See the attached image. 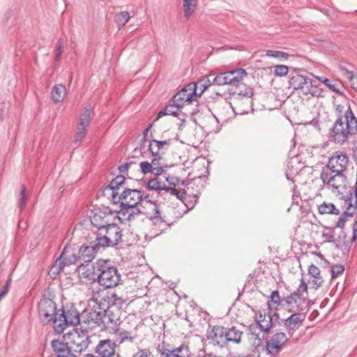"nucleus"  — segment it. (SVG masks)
Returning <instances> with one entry per match:
<instances>
[{"label": "nucleus", "instance_id": "obj_30", "mask_svg": "<svg viewBox=\"0 0 357 357\" xmlns=\"http://www.w3.org/2000/svg\"><path fill=\"white\" fill-rule=\"evenodd\" d=\"M51 95L52 100L55 103L62 102L67 95L66 86L61 84L55 85L52 88Z\"/></svg>", "mask_w": 357, "mask_h": 357}, {"label": "nucleus", "instance_id": "obj_7", "mask_svg": "<svg viewBox=\"0 0 357 357\" xmlns=\"http://www.w3.org/2000/svg\"><path fill=\"white\" fill-rule=\"evenodd\" d=\"M68 343L75 352H82L88 348L90 344L89 337L84 331L74 329L73 332L68 333Z\"/></svg>", "mask_w": 357, "mask_h": 357}, {"label": "nucleus", "instance_id": "obj_5", "mask_svg": "<svg viewBox=\"0 0 357 357\" xmlns=\"http://www.w3.org/2000/svg\"><path fill=\"white\" fill-rule=\"evenodd\" d=\"M349 164L347 155L341 151L335 152L329 158L322 172L344 173Z\"/></svg>", "mask_w": 357, "mask_h": 357}, {"label": "nucleus", "instance_id": "obj_53", "mask_svg": "<svg viewBox=\"0 0 357 357\" xmlns=\"http://www.w3.org/2000/svg\"><path fill=\"white\" fill-rule=\"evenodd\" d=\"M344 271V267L340 264H336L331 267V278L334 279L339 275L342 274Z\"/></svg>", "mask_w": 357, "mask_h": 357}, {"label": "nucleus", "instance_id": "obj_15", "mask_svg": "<svg viewBox=\"0 0 357 357\" xmlns=\"http://www.w3.org/2000/svg\"><path fill=\"white\" fill-rule=\"evenodd\" d=\"M160 357H190L191 352L188 345L181 344L170 349L159 347Z\"/></svg>", "mask_w": 357, "mask_h": 357}, {"label": "nucleus", "instance_id": "obj_52", "mask_svg": "<svg viewBox=\"0 0 357 357\" xmlns=\"http://www.w3.org/2000/svg\"><path fill=\"white\" fill-rule=\"evenodd\" d=\"M140 170L142 174H153L151 164L149 161H142L139 163Z\"/></svg>", "mask_w": 357, "mask_h": 357}, {"label": "nucleus", "instance_id": "obj_36", "mask_svg": "<svg viewBox=\"0 0 357 357\" xmlns=\"http://www.w3.org/2000/svg\"><path fill=\"white\" fill-rule=\"evenodd\" d=\"M149 206L153 211V213L149 215L150 219L153 221V224L160 226L164 222V220L161 216V212L158 206L154 202H150Z\"/></svg>", "mask_w": 357, "mask_h": 357}, {"label": "nucleus", "instance_id": "obj_62", "mask_svg": "<svg viewBox=\"0 0 357 357\" xmlns=\"http://www.w3.org/2000/svg\"><path fill=\"white\" fill-rule=\"evenodd\" d=\"M132 164V162H126L125 164L121 165L119 167V170L122 173H125L128 168L130 167V165Z\"/></svg>", "mask_w": 357, "mask_h": 357}, {"label": "nucleus", "instance_id": "obj_9", "mask_svg": "<svg viewBox=\"0 0 357 357\" xmlns=\"http://www.w3.org/2000/svg\"><path fill=\"white\" fill-rule=\"evenodd\" d=\"M56 304L50 298H43L38 303V313L41 321L44 324H49L56 314Z\"/></svg>", "mask_w": 357, "mask_h": 357}, {"label": "nucleus", "instance_id": "obj_57", "mask_svg": "<svg viewBox=\"0 0 357 357\" xmlns=\"http://www.w3.org/2000/svg\"><path fill=\"white\" fill-rule=\"evenodd\" d=\"M317 78L319 81L324 82L333 91H335L339 94H341V93L339 91V90L337 89H336L335 85L331 84V81L328 79H327L326 77H317Z\"/></svg>", "mask_w": 357, "mask_h": 357}, {"label": "nucleus", "instance_id": "obj_41", "mask_svg": "<svg viewBox=\"0 0 357 357\" xmlns=\"http://www.w3.org/2000/svg\"><path fill=\"white\" fill-rule=\"evenodd\" d=\"M91 109L90 107L85 108L80 114L77 127L86 128L91 121Z\"/></svg>", "mask_w": 357, "mask_h": 357}, {"label": "nucleus", "instance_id": "obj_10", "mask_svg": "<svg viewBox=\"0 0 357 357\" xmlns=\"http://www.w3.org/2000/svg\"><path fill=\"white\" fill-rule=\"evenodd\" d=\"M197 98L195 85L188 84L174 96L173 102L177 107L182 108L186 103L192 102Z\"/></svg>", "mask_w": 357, "mask_h": 357}, {"label": "nucleus", "instance_id": "obj_18", "mask_svg": "<svg viewBox=\"0 0 357 357\" xmlns=\"http://www.w3.org/2000/svg\"><path fill=\"white\" fill-rule=\"evenodd\" d=\"M141 206H128L120 205V210L118 212L119 220L123 222L135 220L137 216L142 213Z\"/></svg>", "mask_w": 357, "mask_h": 357}, {"label": "nucleus", "instance_id": "obj_60", "mask_svg": "<svg viewBox=\"0 0 357 357\" xmlns=\"http://www.w3.org/2000/svg\"><path fill=\"white\" fill-rule=\"evenodd\" d=\"M98 296V291H97V292H94L93 291V292L92 296H91V298L89 301V305H91L92 303H93V307H95L96 305H99Z\"/></svg>", "mask_w": 357, "mask_h": 357}, {"label": "nucleus", "instance_id": "obj_63", "mask_svg": "<svg viewBox=\"0 0 357 357\" xmlns=\"http://www.w3.org/2000/svg\"><path fill=\"white\" fill-rule=\"evenodd\" d=\"M152 125L150 124L148 128H146L142 132V135H143V138H142V140L144 141L146 140V138L147 137V135L151 128Z\"/></svg>", "mask_w": 357, "mask_h": 357}, {"label": "nucleus", "instance_id": "obj_58", "mask_svg": "<svg viewBox=\"0 0 357 357\" xmlns=\"http://www.w3.org/2000/svg\"><path fill=\"white\" fill-rule=\"evenodd\" d=\"M63 42L61 39H59L57 42L56 54H55V61H59L61 56L62 50H63Z\"/></svg>", "mask_w": 357, "mask_h": 357}, {"label": "nucleus", "instance_id": "obj_43", "mask_svg": "<svg viewBox=\"0 0 357 357\" xmlns=\"http://www.w3.org/2000/svg\"><path fill=\"white\" fill-rule=\"evenodd\" d=\"M319 211L321 214H339V209L336 208L335 205L331 203H326L324 202L321 205L319 206Z\"/></svg>", "mask_w": 357, "mask_h": 357}, {"label": "nucleus", "instance_id": "obj_33", "mask_svg": "<svg viewBox=\"0 0 357 357\" xmlns=\"http://www.w3.org/2000/svg\"><path fill=\"white\" fill-rule=\"evenodd\" d=\"M198 0H182L183 14L186 20H189L195 12Z\"/></svg>", "mask_w": 357, "mask_h": 357}, {"label": "nucleus", "instance_id": "obj_44", "mask_svg": "<svg viewBox=\"0 0 357 357\" xmlns=\"http://www.w3.org/2000/svg\"><path fill=\"white\" fill-rule=\"evenodd\" d=\"M181 107H177L174 102L172 105H169L163 110L159 112L158 117L164 115H172L176 116L178 115Z\"/></svg>", "mask_w": 357, "mask_h": 357}, {"label": "nucleus", "instance_id": "obj_17", "mask_svg": "<svg viewBox=\"0 0 357 357\" xmlns=\"http://www.w3.org/2000/svg\"><path fill=\"white\" fill-rule=\"evenodd\" d=\"M110 314L111 311L109 310L105 311V312L102 311L97 312L96 310H91L88 312L87 321L89 324L91 323L97 326L105 324L107 321L116 323L115 320L110 317Z\"/></svg>", "mask_w": 357, "mask_h": 357}, {"label": "nucleus", "instance_id": "obj_40", "mask_svg": "<svg viewBox=\"0 0 357 357\" xmlns=\"http://www.w3.org/2000/svg\"><path fill=\"white\" fill-rule=\"evenodd\" d=\"M103 213L101 211L96 212L91 217V224L98 228V231H100L102 228L106 226L107 221L104 220L105 217H102Z\"/></svg>", "mask_w": 357, "mask_h": 357}, {"label": "nucleus", "instance_id": "obj_46", "mask_svg": "<svg viewBox=\"0 0 357 357\" xmlns=\"http://www.w3.org/2000/svg\"><path fill=\"white\" fill-rule=\"evenodd\" d=\"M26 199H27V192H26V188L24 185H22L21 192H20V197L18 200V206L20 208L21 210H23L26 205Z\"/></svg>", "mask_w": 357, "mask_h": 357}, {"label": "nucleus", "instance_id": "obj_34", "mask_svg": "<svg viewBox=\"0 0 357 357\" xmlns=\"http://www.w3.org/2000/svg\"><path fill=\"white\" fill-rule=\"evenodd\" d=\"M65 257V251L63 250L59 258L56 260L54 264L52 266L49 271V275L51 278H55L66 266L63 264V259Z\"/></svg>", "mask_w": 357, "mask_h": 357}, {"label": "nucleus", "instance_id": "obj_56", "mask_svg": "<svg viewBox=\"0 0 357 357\" xmlns=\"http://www.w3.org/2000/svg\"><path fill=\"white\" fill-rule=\"evenodd\" d=\"M132 357H154L148 349H139Z\"/></svg>", "mask_w": 357, "mask_h": 357}, {"label": "nucleus", "instance_id": "obj_24", "mask_svg": "<svg viewBox=\"0 0 357 357\" xmlns=\"http://www.w3.org/2000/svg\"><path fill=\"white\" fill-rule=\"evenodd\" d=\"M169 146L168 141L152 139L149 142V149L153 156H162L168 149Z\"/></svg>", "mask_w": 357, "mask_h": 357}, {"label": "nucleus", "instance_id": "obj_61", "mask_svg": "<svg viewBox=\"0 0 357 357\" xmlns=\"http://www.w3.org/2000/svg\"><path fill=\"white\" fill-rule=\"evenodd\" d=\"M348 216L351 217V215H347L344 214V212L343 214L341 215V217L339 218V220L336 224V227L343 228L344 226L345 222H346L345 218L348 217Z\"/></svg>", "mask_w": 357, "mask_h": 357}, {"label": "nucleus", "instance_id": "obj_4", "mask_svg": "<svg viewBox=\"0 0 357 357\" xmlns=\"http://www.w3.org/2000/svg\"><path fill=\"white\" fill-rule=\"evenodd\" d=\"M121 280V275L117 268L111 265L109 261L101 259L98 282L106 289L116 287Z\"/></svg>", "mask_w": 357, "mask_h": 357}, {"label": "nucleus", "instance_id": "obj_45", "mask_svg": "<svg viewBox=\"0 0 357 357\" xmlns=\"http://www.w3.org/2000/svg\"><path fill=\"white\" fill-rule=\"evenodd\" d=\"M116 336L117 337V340L121 343L125 341L132 342L133 337L131 335V332H129L126 330H118L116 332Z\"/></svg>", "mask_w": 357, "mask_h": 357}, {"label": "nucleus", "instance_id": "obj_19", "mask_svg": "<svg viewBox=\"0 0 357 357\" xmlns=\"http://www.w3.org/2000/svg\"><path fill=\"white\" fill-rule=\"evenodd\" d=\"M51 345L55 357H77L72 352V349L68 346V342L53 340Z\"/></svg>", "mask_w": 357, "mask_h": 357}, {"label": "nucleus", "instance_id": "obj_27", "mask_svg": "<svg viewBox=\"0 0 357 357\" xmlns=\"http://www.w3.org/2000/svg\"><path fill=\"white\" fill-rule=\"evenodd\" d=\"M61 316L65 317L69 326H77L80 323V317L77 310L74 307L63 310Z\"/></svg>", "mask_w": 357, "mask_h": 357}, {"label": "nucleus", "instance_id": "obj_3", "mask_svg": "<svg viewBox=\"0 0 357 357\" xmlns=\"http://www.w3.org/2000/svg\"><path fill=\"white\" fill-rule=\"evenodd\" d=\"M289 88L293 92L302 96H319L321 94L319 89L313 84L312 81L306 76L295 74L291 75L289 82Z\"/></svg>", "mask_w": 357, "mask_h": 357}, {"label": "nucleus", "instance_id": "obj_55", "mask_svg": "<svg viewBox=\"0 0 357 357\" xmlns=\"http://www.w3.org/2000/svg\"><path fill=\"white\" fill-rule=\"evenodd\" d=\"M77 260V258L75 254H72L68 257L66 253L65 252V257L63 259V264L66 266L75 264Z\"/></svg>", "mask_w": 357, "mask_h": 357}, {"label": "nucleus", "instance_id": "obj_32", "mask_svg": "<svg viewBox=\"0 0 357 357\" xmlns=\"http://www.w3.org/2000/svg\"><path fill=\"white\" fill-rule=\"evenodd\" d=\"M125 181V177L123 176H118L115 178H114L109 185L105 188V191H110L111 192V197L114 202L115 201V199L116 196L118 195V193L116 192V190H119V186L121 185Z\"/></svg>", "mask_w": 357, "mask_h": 357}, {"label": "nucleus", "instance_id": "obj_26", "mask_svg": "<svg viewBox=\"0 0 357 357\" xmlns=\"http://www.w3.org/2000/svg\"><path fill=\"white\" fill-rule=\"evenodd\" d=\"M255 321L262 331H268L272 326V317L265 310L255 314Z\"/></svg>", "mask_w": 357, "mask_h": 357}, {"label": "nucleus", "instance_id": "obj_25", "mask_svg": "<svg viewBox=\"0 0 357 357\" xmlns=\"http://www.w3.org/2000/svg\"><path fill=\"white\" fill-rule=\"evenodd\" d=\"M308 275L311 276L308 282L312 285V288L317 290L324 282L319 268L313 264L310 265L308 268Z\"/></svg>", "mask_w": 357, "mask_h": 357}, {"label": "nucleus", "instance_id": "obj_37", "mask_svg": "<svg viewBox=\"0 0 357 357\" xmlns=\"http://www.w3.org/2000/svg\"><path fill=\"white\" fill-rule=\"evenodd\" d=\"M93 245L96 248L97 251H99L101 248L113 246L110 244V242L105 234L103 235L100 234V231H98Z\"/></svg>", "mask_w": 357, "mask_h": 357}, {"label": "nucleus", "instance_id": "obj_59", "mask_svg": "<svg viewBox=\"0 0 357 357\" xmlns=\"http://www.w3.org/2000/svg\"><path fill=\"white\" fill-rule=\"evenodd\" d=\"M11 284V280L9 278L7 280L6 284L3 286L0 290V301L7 294L8 292Z\"/></svg>", "mask_w": 357, "mask_h": 357}, {"label": "nucleus", "instance_id": "obj_48", "mask_svg": "<svg viewBox=\"0 0 357 357\" xmlns=\"http://www.w3.org/2000/svg\"><path fill=\"white\" fill-rule=\"evenodd\" d=\"M321 236L324 242L333 243L335 241V231L332 229L327 228L322 232Z\"/></svg>", "mask_w": 357, "mask_h": 357}, {"label": "nucleus", "instance_id": "obj_31", "mask_svg": "<svg viewBox=\"0 0 357 357\" xmlns=\"http://www.w3.org/2000/svg\"><path fill=\"white\" fill-rule=\"evenodd\" d=\"M243 333L235 327L231 328H225V344L228 342L239 343L241 340Z\"/></svg>", "mask_w": 357, "mask_h": 357}, {"label": "nucleus", "instance_id": "obj_6", "mask_svg": "<svg viewBox=\"0 0 357 357\" xmlns=\"http://www.w3.org/2000/svg\"><path fill=\"white\" fill-rule=\"evenodd\" d=\"M247 75L246 71L243 68H237L233 70L218 74L213 79V84L218 86L231 85L238 83L239 79H243Z\"/></svg>", "mask_w": 357, "mask_h": 357}, {"label": "nucleus", "instance_id": "obj_14", "mask_svg": "<svg viewBox=\"0 0 357 357\" xmlns=\"http://www.w3.org/2000/svg\"><path fill=\"white\" fill-rule=\"evenodd\" d=\"M105 234L113 246L121 242L122 231L116 224H109L100 229V234Z\"/></svg>", "mask_w": 357, "mask_h": 357}, {"label": "nucleus", "instance_id": "obj_38", "mask_svg": "<svg viewBox=\"0 0 357 357\" xmlns=\"http://www.w3.org/2000/svg\"><path fill=\"white\" fill-rule=\"evenodd\" d=\"M54 317L53 324L54 330L59 333H63L66 327L69 326L66 319L61 316V313L55 314Z\"/></svg>", "mask_w": 357, "mask_h": 357}, {"label": "nucleus", "instance_id": "obj_51", "mask_svg": "<svg viewBox=\"0 0 357 357\" xmlns=\"http://www.w3.org/2000/svg\"><path fill=\"white\" fill-rule=\"evenodd\" d=\"M289 72L288 66L285 65H276L275 66L274 73L277 76L282 77L287 75Z\"/></svg>", "mask_w": 357, "mask_h": 357}, {"label": "nucleus", "instance_id": "obj_1", "mask_svg": "<svg viewBox=\"0 0 357 357\" xmlns=\"http://www.w3.org/2000/svg\"><path fill=\"white\" fill-rule=\"evenodd\" d=\"M357 132V119L349 105L344 114L339 115L330 132L331 139L337 144H342L349 135Z\"/></svg>", "mask_w": 357, "mask_h": 357}, {"label": "nucleus", "instance_id": "obj_39", "mask_svg": "<svg viewBox=\"0 0 357 357\" xmlns=\"http://www.w3.org/2000/svg\"><path fill=\"white\" fill-rule=\"evenodd\" d=\"M147 188L151 190H165L166 183L158 177L151 178L147 183Z\"/></svg>", "mask_w": 357, "mask_h": 357}, {"label": "nucleus", "instance_id": "obj_35", "mask_svg": "<svg viewBox=\"0 0 357 357\" xmlns=\"http://www.w3.org/2000/svg\"><path fill=\"white\" fill-rule=\"evenodd\" d=\"M190 84L195 85V93L198 97L211 86V82L207 77H204L197 82L190 83Z\"/></svg>", "mask_w": 357, "mask_h": 357}, {"label": "nucleus", "instance_id": "obj_20", "mask_svg": "<svg viewBox=\"0 0 357 357\" xmlns=\"http://www.w3.org/2000/svg\"><path fill=\"white\" fill-rule=\"evenodd\" d=\"M116 344L110 340H100L95 351L100 357H112L114 355Z\"/></svg>", "mask_w": 357, "mask_h": 357}, {"label": "nucleus", "instance_id": "obj_23", "mask_svg": "<svg viewBox=\"0 0 357 357\" xmlns=\"http://www.w3.org/2000/svg\"><path fill=\"white\" fill-rule=\"evenodd\" d=\"M233 86H234V89L231 93V97L252 98L253 90L250 86L243 83V79H239L238 82L234 84Z\"/></svg>", "mask_w": 357, "mask_h": 357}, {"label": "nucleus", "instance_id": "obj_13", "mask_svg": "<svg viewBox=\"0 0 357 357\" xmlns=\"http://www.w3.org/2000/svg\"><path fill=\"white\" fill-rule=\"evenodd\" d=\"M225 328L220 326H213L206 333V338L213 345L222 347L225 345Z\"/></svg>", "mask_w": 357, "mask_h": 357}, {"label": "nucleus", "instance_id": "obj_29", "mask_svg": "<svg viewBox=\"0 0 357 357\" xmlns=\"http://www.w3.org/2000/svg\"><path fill=\"white\" fill-rule=\"evenodd\" d=\"M151 167L153 169V174L159 176L162 174L167 165L163 156H154L151 162Z\"/></svg>", "mask_w": 357, "mask_h": 357}, {"label": "nucleus", "instance_id": "obj_21", "mask_svg": "<svg viewBox=\"0 0 357 357\" xmlns=\"http://www.w3.org/2000/svg\"><path fill=\"white\" fill-rule=\"evenodd\" d=\"M291 315L284 322V326L288 330L289 334H293L298 327L303 324L305 319L304 312H291Z\"/></svg>", "mask_w": 357, "mask_h": 357}, {"label": "nucleus", "instance_id": "obj_11", "mask_svg": "<svg viewBox=\"0 0 357 357\" xmlns=\"http://www.w3.org/2000/svg\"><path fill=\"white\" fill-rule=\"evenodd\" d=\"M143 193L138 190L126 189L119 196L120 205L128 206H141Z\"/></svg>", "mask_w": 357, "mask_h": 357}, {"label": "nucleus", "instance_id": "obj_28", "mask_svg": "<svg viewBox=\"0 0 357 357\" xmlns=\"http://www.w3.org/2000/svg\"><path fill=\"white\" fill-rule=\"evenodd\" d=\"M97 252L93 245H83L79 250V257L84 262H90L95 257V255Z\"/></svg>", "mask_w": 357, "mask_h": 357}, {"label": "nucleus", "instance_id": "obj_8", "mask_svg": "<svg viewBox=\"0 0 357 357\" xmlns=\"http://www.w3.org/2000/svg\"><path fill=\"white\" fill-rule=\"evenodd\" d=\"M100 263L101 259H98L95 263L79 266L77 271L80 280L86 283L98 282Z\"/></svg>", "mask_w": 357, "mask_h": 357}, {"label": "nucleus", "instance_id": "obj_49", "mask_svg": "<svg viewBox=\"0 0 357 357\" xmlns=\"http://www.w3.org/2000/svg\"><path fill=\"white\" fill-rule=\"evenodd\" d=\"M346 77L349 80L351 88L357 92V73L347 70Z\"/></svg>", "mask_w": 357, "mask_h": 357}, {"label": "nucleus", "instance_id": "obj_42", "mask_svg": "<svg viewBox=\"0 0 357 357\" xmlns=\"http://www.w3.org/2000/svg\"><path fill=\"white\" fill-rule=\"evenodd\" d=\"M130 19L128 12L122 11L117 13L115 16V22L117 24L119 29H122Z\"/></svg>", "mask_w": 357, "mask_h": 357}, {"label": "nucleus", "instance_id": "obj_2", "mask_svg": "<svg viewBox=\"0 0 357 357\" xmlns=\"http://www.w3.org/2000/svg\"><path fill=\"white\" fill-rule=\"evenodd\" d=\"M307 284L302 278L297 289L282 298V305L289 312H303L308 308Z\"/></svg>", "mask_w": 357, "mask_h": 357}, {"label": "nucleus", "instance_id": "obj_22", "mask_svg": "<svg viewBox=\"0 0 357 357\" xmlns=\"http://www.w3.org/2000/svg\"><path fill=\"white\" fill-rule=\"evenodd\" d=\"M165 180L168 183V185H166V192H170L172 195L176 196L178 199H182L185 192L177 190L176 187L178 186L179 185H184L185 181H181L176 176L170 175H168Z\"/></svg>", "mask_w": 357, "mask_h": 357}, {"label": "nucleus", "instance_id": "obj_47", "mask_svg": "<svg viewBox=\"0 0 357 357\" xmlns=\"http://www.w3.org/2000/svg\"><path fill=\"white\" fill-rule=\"evenodd\" d=\"M266 56L268 57L282 58L284 59H287L289 57V54L287 52L271 50L266 51Z\"/></svg>", "mask_w": 357, "mask_h": 357}, {"label": "nucleus", "instance_id": "obj_64", "mask_svg": "<svg viewBox=\"0 0 357 357\" xmlns=\"http://www.w3.org/2000/svg\"><path fill=\"white\" fill-rule=\"evenodd\" d=\"M112 297L114 298V301H119L118 303H121L123 302L122 298H119L116 294H113Z\"/></svg>", "mask_w": 357, "mask_h": 357}, {"label": "nucleus", "instance_id": "obj_50", "mask_svg": "<svg viewBox=\"0 0 357 357\" xmlns=\"http://www.w3.org/2000/svg\"><path fill=\"white\" fill-rule=\"evenodd\" d=\"M86 128L82 127H77V132L75 135V142L81 143L86 136Z\"/></svg>", "mask_w": 357, "mask_h": 357}, {"label": "nucleus", "instance_id": "obj_16", "mask_svg": "<svg viewBox=\"0 0 357 357\" xmlns=\"http://www.w3.org/2000/svg\"><path fill=\"white\" fill-rule=\"evenodd\" d=\"M230 105L236 114H244L249 112L252 105V98H230Z\"/></svg>", "mask_w": 357, "mask_h": 357}, {"label": "nucleus", "instance_id": "obj_12", "mask_svg": "<svg viewBox=\"0 0 357 357\" xmlns=\"http://www.w3.org/2000/svg\"><path fill=\"white\" fill-rule=\"evenodd\" d=\"M287 340V335L283 332L274 334L266 342V350L268 353L272 355L278 354Z\"/></svg>", "mask_w": 357, "mask_h": 357}, {"label": "nucleus", "instance_id": "obj_54", "mask_svg": "<svg viewBox=\"0 0 357 357\" xmlns=\"http://www.w3.org/2000/svg\"><path fill=\"white\" fill-rule=\"evenodd\" d=\"M270 302L275 305L276 306L280 305L281 303H282V299L280 298V296L279 295V292L277 290H275L271 292V296H270Z\"/></svg>", "mask_w": 357, "mask_h": 357}]
</instances>
